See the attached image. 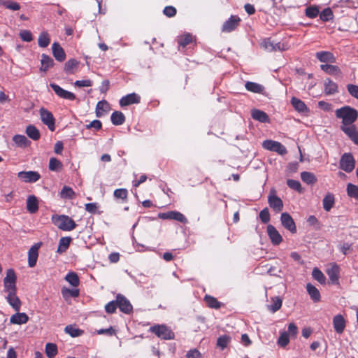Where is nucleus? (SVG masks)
<instances>
[{
    "label": "nucleus",
    "mask_w": 358,
    "mask_h": 358,
    "mask_svg": "<svg viewBox=\"0 0 358 358\" xmlns=\"http://www.w3.org/2000/svg\"><path fill=\"white\" fill-rule=\"evenodd\" d=\"M335 115L337 118L341 119V125L352 124L358 117V111L351 106H345L336 109Z\"/></svg>",
    "instance_id": "nucleus-1"
},
{
    "label": "nucleus",
    "mask_w": 358,
    "mask_h": 358,
    "mask_svg": "<svg viewBox=\"0 0 358 358\" xmlns=\"http://www.w3.org/2000/svg\"><path fill=\"white\" fill-rule=\"evenodd\" d=\"M52 221L55 226L63 231H72L77 226L73 220L64 215H53Z\"/></svg>",
    "instance_id": "nucleus-2"
},
{
    "label": "nucleus",
    "mask_w": 358,
    "mask_h": 358,
    "mask_svg": "<svg viewBox=\"0 0 358 358\" xmlns=\"http://www.w3.org/2000/svg\"><path fill=\"white\" fill-rule=\"evenodd\" d=\"M150 331L162 339L169 340L174 338V333L164 324L151 327Z\"/></svg>",
    "instance_id": "nucleus-3"
},
{
    "label": "nucleus",
    "mask_w": 358,
    "mask_h": 358,
    "mask_svg": "<svg viewBox=\"0 0 358 358\" xmlns=\"http://www.w3.org/2000/svg\"><path fill=\"white\" fill-rule=\"evenodd\" d=\"M355 166V161L351 153H345L341 156L339 162V167L347 173L353 171Z\"/></svg>",
    "instance_id": "nucleus-4"
},
{
    "label": "nucleus",
    "mask_w": 358,
    "mask_h": 358,
    "mask_svg": "<svg viewBox=\"0 0 358 358\" xmlns=\"http://www.w3.org/2000/svg\"><path fill=\"white\" fill-rule=\"evenodd\" d=\"M262 147L267 150L275 152L280 155H284L287 152L286 148L282 144L273 140L264 141Z\"/></svg>",
    "instance_id": "nucleus-5"
},
{
    "label": "nucleus",
    "mask_w": 358,
    "mask_h": 358,
    "mask_svg": "<svg viewBox=\"0 0 358 358\" xmlns=\"http://www.w3.org/2000/svg\"><path fill=\"white\" fill-rule=\"evenodd\" d=\"M39 113L42 122L45 124L50 131H55V119L52 113L44 108L40 109Z\"/></svg>",
    "instance_id": "nucleus-6"
},
{
    "label": "nucleus",
    "mask_w": 358,
    "mask_h": 358,
    "mask_svg": "<svg viewBox=\"0 0 358 358\" xmlns=\"http://www.w3.org/2000/svg\"><path fill=\"white\" fill-rule=\"evenodd\" d=\"M158 217L163 220H173L180 222L183 224L187 222V219L185 216L178 211H169L166 213H160L158 214Z\"/></svg>",
    "instance_id": "nucleus-7"
},
{
    "label": "nucleus",
    "mask_w": 358,
    "mask_h": 358,
    "mask_svg": "<svg viewBox=\"0 0 358 358\" xmlns=\"http://www.w3.org/2000/svg\"><path fill=\"white\" fill-rule=\"evenodd\" d=\"M341 129L355 144L358 145V131L353 124L341 125Z\"/></svg>",
    "instance_id": "nucleus-8"
},
{
    "label": "nucleus",
    "mask_w": 358,
    "mask_h": 358,
    "mask_svg": "<svg viewBox=\"0 0 358 358\" xmlns=\"http://www.w3.org/2000/svg\"><path fill=\"white\" fill-rule=\"evenodd\" d=\"M50 86L53 90L55 93L59 97L64 99L71 100V101L76 99V95L73 93H72L69 91H67L66 90H64L58 85L55 84V83H51L50 85Z\"/></svg>",
    "instance_id": "nucleus-9"
},
{
    "label": "nucleus",
    "mask_w": 358,
    "mask_h": 358,
    "mask_svg": "<svg viewBox=\"0 0 358 358\" xmlns=\"http://www.w3.org/2000/svg\"><path fill=\"white\" fill-rule=\"evenodd\" d=\"M17 177L25 182H35L38 181L41 176L36 171H20L17 173Z\"/></svg>",
    "instance_id": "nucleus-10"
},
{
    "label": "nucleus",
    "mask_w": 358,
    "mask_h": 358,
    "mask_svg": "<svg viewBox=\"0 0 358 358\" xmlns=\"http://www.w3.org/2000/svg\"><path fill=\"white\" fill-rule=\"evenodd\" d=\"M331 284H338V277L340 273L339 266L335 263L330 264L326 271Z\"/></svg>",
    "instance_id": "nucleus-11"
},
{
    "label": "nucleus",
    "mask_w": 358,
    "mask_h": 358,
    "mask_svg": "<svg viewBox=\"0 0 358 358\" xmlns=\"http://www.w3.org/2000/svg\"><path fill=\"white\" fill-rule=\"evenodd\" d=\"M241 19L237 15H231L222 25V31L223 32H231L238 25Z\"/></svg>",
    "instance_id": "nucleus-12"
},
{
    "label": "nucleus",
    "mask_w": 358,
    "mask_h": 358,
    "mask_svg": "<svg viewBox=\"0 0 358 358\" xmlns=\"http://www.w3.org/2000/svg\"><path fill=\"white\" fill-rule=\"evenodd\" d=\"M116 301L117 307L122 313L129 314L132 311L133 308L131 304L124 296L118 294L116 298Z\"/></svg>",
    "instance_id": "nucleus-13"
},
{
    "label": "nucleus",
    "mask_w": 358,
    "mask_h": 358,
    "mask_svg": "<svg viewBox=\"0 0 358 358\" xmlns=\"http://www.w3.org/2000/svg\"><path fill=\"white\" fill-rule=\"evenodd\" d=\"M41 245V243H36L28 252V265L33 268L36 264L38 256V249Z\"/></svg>",
    "instance_id": "nucleus-14"
},
{
    "label": "nucleus",
    "mask_w": 358,
    "mask_h": 358,
    "mask_svg": "<svg viewBox=\"0 0 358 358\" xmlns=\"http://www.w3.org/2000/svg\"><path fill=\"white\" fill-rule=\"evenodd\" d=\"M280 220L282 226L292 233H295L296 231L295 223L289 214L287 213H282L280 216Z\"/></svg>",
    "instance_id": "nucleus-15"
},
{
    "label": "nucleus",
    "mask_w": 358,
    "mask_h": 358,
    "mask_svg": "<svg viewBox=\"0 0 358 358\" xmlns=\"http://www.w3.org/2000/svg\"><path fill=\"white\" fill-rule=\"evenodd\" d=\"M267 234L273 245H278L282 241V236L271 224L267 226Z\"/></svg>",
    "instance_id": "nucleus-16"
},
{
    "label": "nucleus",
    "mask_w": 358,
    "mask_h": 358,
    "mask_svg": "<svg viewBox=\"0 0 358 358\" xmlns=\"http://www.w3.org/2000/svg\"><path fill=\"white\" fill-rule=\"evenodd\" d=\"M269 206L275 212L278 213L282 210L283 203L280 197L275 194H271L268 197Z\"/></svg>",
    "instance_id": "nucleus-17"
},
{
    "label": "nucleus",
    "mask_w": 358,
    "mask_h": 358,
    "mask_svg": "<svg viewBox=\"0 0 358 358\" xmlns=\"http://www.w3.org/2000/svg\"><path fill=\"white\" fill-rule=\"evenodd\" d=\"M140 101L141 97L139 95L136 93H131L120 99V105L124 107L134 103H138Z\"/></svg>",
    "instance_id": "nucleus-18"
},
{
    "label": "nucleus",
    "mask_w": 358,
    "mask_h": 358,
    "mask_svg": "<svg viewBox=\"0 0 358 358\" xmlns=\"http://www.w3.org/2000/svg\"><path fill=\"white\" fill-rule=\"evenodd\" d=\"M333 326L337 334H341L343 332L346 326V322L342 315L338 314L334 317Z\"/></svg>",
    "instance_id": "nucleus-19"
},
{
    "label": "nucleus",
    "mask_w": 358,
    "mask_h": 358,
    "mask_svg": "<svg viewBox=\"0 0 358 358\" xmlns=\"http://www.w3.org/2000/svg\"><path fill=\"white\" fill-rule=\"evenodd\" d=\"M315 57L322 63H335L336 61V58L334 54L329 51L317 52L315 54Z\"/></svg>",
    "instance_id": "nucleus-20"
},
{
    "label": "nucleus",
    "mask_w": 358,
    "mask_h": 358,
    "mask_svg": "<svg viewBox=\"0 0 358 358\" xmlns=\"http://www.w3.org/2000/svg\"><path fill=\"white\" fill-rule=\"evenodd\" d=\"M52 49L53 56L57 61L63 62L65 59L66 54L64 50L58 43L55 42L52 44Z\"/></svg>",
    "instance_id": "nucleus-21"
},
{
    "label": "nucleus",
    "mask_w": 358,
    "mask_h": 358,
    "mask_svg": "<svg viewBox=\"0 0 358 358\" xmlns=\"http://www.w3.org/2000/svg\"><path fill=\"white\" fill-rule=\"evenodd\" d=\"M29 317L24 313H17L10 318V322L14 324H23L28 322Z\"/></svg>",
    "instance_id": "nucleus-22"
},
{
    "label": "nucleus",
    "mask_w": 358,
    "mask_h": 358,
    "mask_svg": "<svg viewBox=\"0 0 358 358\" xmlns=\"http://www.w3.org/2000/svg\"><path fill=\"white\" fill-rule=\"evenodd\" d=\"M27 209L30 213H35L38 210V202L34 195H30L27 199Z\"/></svg>",
    "instance_id": "nucleus-23"
},
{
    "label": "nucleus",
    "mask_w": 358,
    "mask_h": 358,
    "mask_svg": "<svg viewBox=\"0 0 358 358\" xmlns=\"http://www.w3.org/2000/svg\"><path fill=\"white\" fill-rule=\"evenodd\" d=\"M291 103L294 108L299 113H308L309 111L305 103L298 98L292 97Z\"/></svg>",
    "instance_id": "nucleus-24"
},
{
    "label": "nucleus",
    "mask_w": 358,
    "mask_h": 358,
    "mask_svg": "<svg viewBox=\"0 0 358 358\" xmlns=\"http://www.w3.org/2000/svg\"><path fill=\"white\" fill-rule=\"evenodd\" d=\"M251 116L254 120L260 122L266 123L269 122L268 115L265 112L258 109L252 110Z\"/></svg>",
    "instance_id": "nucleus-25"
},
{
    "label": "nucleus",
    "mask_w": 358,
    "mask_h": 358,
    "mask_svg": "<svg viewBox=\"0 0 358 358\" xmlns=\"http://www.w3.org/2000/svg\"><path fill=\"white\" fill-rule=\"evenodd\" d=\"M6 299L10 306H12L15 311L18 312L20 310L21 301L16 296V292L8 294L6 296Z\"/></svg>",
    "instance_id": "nucleus-26"
},
{
    "label": "nucleus",
    "mask_w": 358,
    "mask_h": 358,
    "mask_svg": "<svg viewBox=\"0 0 358 358\" xmlns=\"http://www.w3.org/2000/svg\"><path fill=\"white\" fill-rule=\"evenodd\" d=\"M320 69L325 73L331 76H340L341 75V71L338 66L331 64H322Z\"/></svg>",
    "instance_id": "nucleus-27"
},
{
    "label": "nucleus",
    "mask_w": 358,
    "mask_h": 358,
    "mask_svg": "<svg viewBox=\"0 0 358 358\" xmlns=\"http://www.w3.org/2000/svg\"><path fill=\"white\" fill-rule=\"evenodd\" d=\"M110 105L106 100L99 101L96 106V115L98 117H101L105 113L109 111Z\"/></svg>",
    "instance_id": "nucleus-28"
},
{
    "label": "nucleus",
    "mask_w": 358,
    "mask_h": 358,
    "mask_svg": "<svg viewBox=\"0 0 358 358\" xmlns=\"http://www.w3.org/2000/svg\"><path fill=\"white\" fill-rule=\"evenodd\" d=\"M306 289H307V292H308L310 299L314 302H318L320 301V298H321L320 293L318 289H317L314 285H313L310 283H308L306 285Z\"/></svg>",
    "instance_id": "nucleus-29"
},
{
    "label": "nucleus",
    "mask_w": 358,
    "mask_h": 358,
    "mask_svg": "<svg viewBox=\"0 0 358 358\" xmlns=\"http://www.w3.org/2000/svg\"><path fill=\"white\" fill-rule=\"evenodd\" d=\"M41 66L40 68V70L41 71H47L50 68L53 66L54 65V61L53 59L48 55L43 54L41 55Z\"/></svg>",
    "instance_id": "nucleus-30"
},
{
    "label": "nucleus",
    "mask_w": 358,
    "mask_h": 358,
    "mask_svg": "<svg viewBox=\"0 0 358 358\" xmlns=\"http://www.w3.org/2000/svg\"><path fill=\"white\" fill-rule=\"evenodd\" d=\"M245 89L248 91L254 93L262 94L264 90V87L259 83L248 81L245 84Z\"/></svg>",
    "instance_id": "nucleus-31"
},
{
    "label": "nucleus",
    "mask_w": 358,
    "mask_h": 358,
    "mask_svg": "<svg viewBox=\"0 0 358 358\" xmlns=\"http://www.w3.org/2000/svg\"><path fill=\"white\" fill-rule=\"evenodd\" d=\"M78 62L75 59H69L64 64V70L66 74H73L78 66Z\"/></svg>",
    "instance_id": "nucleus-32"
},
{
    "label": "nucleus",
    "mask_w": 358,
    "mask_h": 358,
    "mask_svg": "<svg viewBox=\"0 0 358 358\" xmlns=\"http://www.w3.org/2000/svg\"><path fill=\"white\" fill-rule=\"evenodd\" d=\"M13 141L17 146L20 148H26L30 145V141L24 135H15Z\"/></svg>",
    "instance_id": "nucleus-33"
},
{
    "label": "nucleus",
    "mask_w": 358,
    "mask_h": 358,
    "mask_svg": "<svg viewBox=\"0 0 358 358\" xmlns=\"http://www.w3.org/2000/svg\"><path fill=\"white\" fill-rule=\"evenodd\" d=\"M25 131L27 135L34 141H38L41 137L39 130L32 124L27 126Z\"/></svg>",
    "instance_id": "nucleus-34"
},
{
    "label": "nucleus",
    "mask_w": 358,
    "mask_h": 358,
    "mask_svg": "<svg viewBox=\"0 0 358 358\" xmlns=\"http://www.w3.org/2000/svg\"><path fill=\"white\" fill-rule=\"evenodd\" d=\"M338 86L336 83L327 78L324 81V92L327 94H334L337 92Z\"/></svg>",
    "instance_id": "nucleus-35"
},
{
    "label": "nucleus",
    "mask_w": 358,
    "mask_h": 358,
    "mask_svg": "<svg viewBox=\"0 0 358 358\" xmlns=\"http://www.w3.org/2000/svg\"><path fill=\"white\" fill-rule=\"evenodd\" d=\"M65 333L70 335L71 337H78L83 334V331L78 328L76 325H67L64 329Z\"/></svg>",
    "instance_id": "nucleus-36"
},
{
    "label": "nucleus",
    "mask_w": 358,
    "mask_h": 358,
    "mask_svg": "<svg viewBox=\"0 0 358 358\" xmlns=\"http://www.w3.org/2000/svg\"><path fill=\"white\" fill-rule=\"evenodd\" d=\"M110 119L114 125H122L125 121V117L120 111L113 112L111 115Z\"/></svg>",
    "instance_id": "nucleus-37"
},
{
    "label": "nucleus",
    "mask_w": 358,
    "mask_h": 358,
    "mask_svg": "<svg viewBox=\"0 0 358 358\" xmlns=\"http://www.w3.org/2000/svg\"><path fill=\"white\" fill-rule=\"evenodd\" d=\"M71 238L70 237H62L59 239L57 252L59 254L64 252L69 247Z\"/></svg>",
    "instance_id": "nucleus-38"
},
{
    "label": "nucleus",
    "mask_w": 358,
    "mask_h": 358,
    "mask_svg": "<svg viewBox=\"0 0 358 358\" xmlns=\"http://www.w3.org/2000/svg\"><path fill=\"white\" fill-rule=\"evenodd\" d=\"M323 208L326 211H329L334 204V196L332 194L328 193L322 201Z\"/></svg>",
    "instance_id": "nucleus-39"
},
{
    "label": "nucleus",
    "mask_w": 358,
    "mask_h": 358,
    "mask_svg": "<svg viewBox=\"0 0 358 358\" xmlns=\"http://www.w3.org/2000/svg\"><path fill=\"white\" fill-rule=\"evenodd\" d=\"M0 6L14 11L19 10L20 9V5L17 2L12 0H1Z\"/></svg>",
    "instance_id": "nucleus-40"
},
{
    "label": "nucleus",
    "mask_w": 358,
    "mask_h": 358,
    "mask_svg": "<svg viewBox=\"0 0 358 358\" xmlns=\"http://www.w3.org/2000/svg\"><path fill=\"white\" fill-rule=\"evenodd\" d=\"M50 42V35L47 31H42L38 39V44L41 48H46Z\"/></svg>",
    "instance_id": "nucleus-41"
},
{
    "label": "nucleus",
    "mask_w": 358,
    "mask_h": 358,
    "mask_svg": "<svg viewBox=\"0 0 358 358\" xmlns=\"http://www.w3.org/2000/svg\"><path fill=\"white\" fill-rule=\"evenodd\" d=\"M301 178L308 185L314 184L317 181L315 176L313 173L308 171L301 172Z\"/></svg>",
    "instance_id": "nucleus-42"
},
{
    "label": "nucleus",
    "mask_w": 358,
    "mask_h": 358,
    "mask_svg": "<svg viewBox=\"0 0 358 358\" xmlns=\"http://www.w3.org/2000/svg\"><path fill=\"white\" fill-rule=\"evenodd\" d=\"M282 306V300L278 297H273L271 299V304L267 305V308L269 310H271L273 313L276 312Z\"/></svg>",
    "instance_id": "nucleus-43"
},
{
    "label": "nucleus",
    "mask_w": 358,
    "mask_h": 358,
    "mask_svg": "<svg viewBox=\"0 0 358 358\" xmlns=\"http://www.w3.org/2000/svg\"><path fill=\"white\" fill-rule=\"evenodd\" d=\"M65 280L73 287H78L79 285V278L74 272L69 273L66 275Z\"/></svg>",
    "instance_id": "nucleus-44"
},
{
    "label": "nucleus",
    "mask_w": 358,
    "mask_h": 358,
    "mask_svg": "<svg viewBox=\"0 0 358 358\" xmlns=\"http://www.w3.org/2000/svg\"><path fill=\"white\" fill-rule=\"evenodd\" d=\"M204 300L208 306H209L210 308L218 309L221 306V303L213 296L206 295L204 298Z\"/></svg>",
    "instance_id": "nucleus-45"
},
{
    "label": "nucleus",
    "mask_w": 358,
    "mask_h": 358,
    "mask_svg": "<svg viewBox=\"0 0 358 358\" xmlns=\"http://www.w3.org/2000/svg\"><path fill=\"white\" fill-rule=\"evenodd\" d=\"M57 353V347L55 343H48L45 345V354L49 358L55 357Z\"/></svg>",
    "instance_id": "nucleus-46"
},
{
    "label": "nucleus",
    "mask_w": 358,
    "mask_h": 358,
    "mask_svg": "<svg viewBox=\"0 0 358 358\" xmlns=\"http://www.w3.org/2000/svg\"><path fill=\"white\" fill-rule=\"evenodd\" d=\"M346 190L348 195L350 197L358 199V186L353 185L352 183H348L347 185Z\"/></svg>",
    "instance_id": "nucleus-47"
},
{
    "label": "nucleus",
    "mask_w": 358,
    "mask_h": 358,
    "mask_svg": "<svg viewBox=\"0 0 358 358\" xmlns=\"http://www.w3.org/2000/svg\"><path fill=\"white\" fill-rule=\"evenodd\" d=\"M62 168V162L57 158L51 157L49 162V169L52 171H58Z\"/></svg>",
    "instance_id": "nucleus-48"
},
{
    "label": "nucleus",
    "mask_w": 358,
    "mask_h": 358,
    "mask_svg": "<svg viewBox=\"0 0 358 358\" xmlns=\"http://www.w3.org/2000/svg\"><path fill=\"white\" fill-rule=\"evenodd\" d=\"M313 278L317 280L321 284H324L326 281V277L322 272L317 268H314L312 272Z\"/></svg>",
    "instance_id": "nucleus-49"
},
{
    "label": "nucleus",
    "mask_w": 358,
    "mask_h": 358,
    "mask_svg": "<svg viewBox=\"0 0 358 358\" xmlns=\"http://www.w3.org/2000/svg\"><path fill=\"white\" fill-rule=\"evenodd\" d=\"M230 341H231V338L229 336H227V335L221 336L217 338V345L219 348H220L221 349H224V348H226L227 346V345L229 344Z\"/></svg>",
    "instance_id": "nucleus-50"
},
{
    "label": "nucleus",
    "mask_w": 358,
    "mask_h": 358,
    "mask_svg": "<svg viewBox=\"0 0 358 358\" xmlns=\"http://www.w3.org/2000/svg\"><path fill=\"white\" fill-rule=\"evenodd\" d=\"M275 41L271 40V38H264L262 42V46L267 51L272 52L275 50L274 48Z\"/></svg>",
    "instance_id": "nucleus-51"
},
{
    "label": "nucleus",
    "mask_w": 358,
    "mask_h": 358,
    "mask_svg": "<svg viewBox=\"0 0 358 358\" xmlns=\"http://www.w3.org/2000/svg\"><path fill=\"white\" fill-rule=\"evenodd\" d=\"M74 194L75 192L72 188L67 186H64L60 192V196L63 199H72Z\"/></svg>",
    "instance_id": "nucleus-52"
},
{
    "label": "nucleus",
    "mask_w": 358,
    "mask_h": 358,
    "mask_svg": "<svg viewBox=\"0 0 358 358\" xmlns=\"http://www.w3.org/2000/svg\"><path fill=\"white\" fill-rule=\"evenodd\" d=\"M287 185H288L289 187H290L291 189H292L294 190L297 191L298 192H302V191H303L300 182L298 180L289 179L287 180Z\"/></svg>",
    "instance_id": "nucleus-53"
},
{
    "label": "nucleus",
    "mask_w": 358,
    "mask_h": 358,
    "mask_svg": "<svg viewBox=\"0 0 358 358\" xmlns=\"http://www.w3.org/2000/svg\"><path fill=\"white\" fill-rule=\"evenodd\" d=\"M289 342V336L288 335V333L286 331H283L280 334L278 340V344L280 347H285Z\"/></svg>",
    "instance_id": "nucleus-54"
},
{
    "label": "nucleus",
    "mask_w": 358,
    "mask_h": 358,
    "mask_svg": "<svg viewBox=\"0 0 358 358\" xmlns=\"http://www.w3.org/2000/svg\"><path fill=\"white\" fill-rule=\"evenodd\" d=\"M178 44L182 47H185L192 41V36L190 34H186L178 38Z\"/></svg>",
    "instance_id": "nucleus-55"
},
{
    "label": "nucleus",
    "mask_w": 358,
    "mask_h": 358,
    "mask_svg": "<svg viewBox=\"0 0 358 358\" xmlns=\"http://www.w3.org/2000/svg\"><path fill=\"white\" fill-rule=\"evenodd\" d=\"M305 14L309 18H315L319 14V9L317 6H309L306 8Z\"/></svg>",
    "instance_id": "nucleus-56"
},
{
    "label": "nucleus",
    "mask_w": 358,
    "mask_h": 358,
    "mask_svg": "<svg viewBox=\"0 0 358 358\" xmlns=\"http://www.w3.org/2000/svg\"><path fill=\"white\" fill-rule=\"evenodd\" d=\"M320 19L324 22H327L332 19L333 13L329 8L324 9L320 14Z\"/></svg>",
    "instance_id": "nucleus-57"
},
{
    "label": "nucleus",
    "mask_w": 358,
    "mask_h": 358,
    "mask_svg": "<svg viewBox=\"0 0 358 358\" xmlns=\"http://www.w3.org/2000/svg\"><path fill=\"white\" fill-rule=\"evenodd\" d=\"M128 191L127 189L120 188L117 189L114 191L113 195L116 199H120L122 200L127 199Z\"/></svg>",
    "instance_id": "nucleus-58"
},
{
    "label": "nucleus",
    "mask_w": 358,
    "mask_h": 358,
    "mask_svg": "<svg viewBox=\"0 0 358 358\" xmlns=\"http://www.w3.org/2000/svg\"><path fill=\"white\" fill-rule=\"evenodd\" d=\"M16 278H16L15 271L12 268H10V269L7 270L6 275L3 279V282H10L12 283H15Z\"/></svg>",
    "instance_id": "nucleus-59"
},
{
    "label": "nucleus",
    "mask_w": 358,
    "mask_h": 358,
    "mask_svg": "<svg viewBox=\"0 0 358 358\" xmlns=\"http://www.w3.org/2000/svg\"><path fill=\"white\" fill-rule=\"evenodd\" d=\"M19 35L23 41L30 42L33 40L32 34L29 30H21Z\"/></svg>",
    "instance_id": "nucleus-60"
},
{
    "label": "nucleus",
    "mask_w": 358,
    "mask_h": 358,
    "mask_svg": "<svg viewBox=\"0 0 358 358\" xmlns=\"http://www.w3.org/2000/svg\"><path fill=\"white\" fill-rule=\"evenodd\" d=\"M259 218L263 223H268L270 221V214L267 208H264L259 213Z\"/></svg>",
    "instance_id": "nucleus-61"
},
{
    "label": "nucleus",
    "mask_w": 358,
    "mask_h": 358,
    "mask_svg": "<svg viewBox=\"0 0 358 358\" xmlns=\"http://www.w3.org/2000/svg\"><path fill=\"white\" fill-rule=\"evenodd\" d=\"M347 90L352 96L358 99V85L349 84L347 85Z\"/></svg>",
    "instance_id": "nucleus-62"
},
{
    "label": "nucleus",
    "mask_w": 358,
    "mask_h": 358,
    "mask_svg": "<svg viewBox=\"0 0 358 358\" xmlns=\"http://www.w3.org/2000/svg\"><path fill=\"white\" fill-rule=\"evenodd\" d=\"M117 308V304L116 300L112 301L108 303L105 306V310L106 313H108L109 314H112L115 312Z\"/></svg>",
    "instance_id": "nucleus-63"
},
{
    "label": "nucleus",
    "mask_w": 358,
    "mask_h": 358,
    "mask_svg": "<svg viewBox=\"0 0 358 358\" xmlns=\"http://www.w3.org/2000/svg\"><path fill=\"white\" fill-rule=\"evenodd\" d=\"M4 290L8 294L16 292V285L15 283L3 282Z\"/></svg>",
    "instance_id": "nucleus-64"
}]
</instances>
